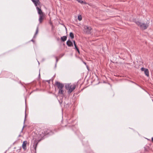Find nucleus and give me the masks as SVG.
I'll return each instance as SVG.
<instances>
[{
    "label": "nucleus",
    "mask_w": 153,
    "mask_h": 153,
    "mask_svg": "<svg viewBox=\"0 0 153 153\" xmlns=\"http://www.w3.org/2000/svg\"><path fill=\"white\" fill-rule=\"evenodd\" d=\"M48 82V83H50V80H48L47 81Z\"/></svg>",
    "instance_id": "bb28decb"
},
{
    "label": "nucleus",
    "mask_w": 153,
    "mask_h": 153,
    "mask_svg": "<svg viewBox=\"0 0 153 153\" xmlns=\"http://www.w3.org/2000/svg\"><path fill=\"white\" fill-rule=\"evenodd\" d=\"M69 36L72 39H73L74 37V34L72 32H70V33Z\"/></svg>",
    "instance_id": "dca6fc26"
},
{
    "label": "nucleus",
    "mask_w": 153,
    "mask_h": 153,
    "mask_svg": "<svg viewBox=\"0 0 153 153\" xmlns=\"http://www.w3.org/2000/svg\"><path fill=\"white\" fill-rule=\"evenodd\" d=\"M64 91L63 90V89H62L61 90H59L58 91V94L59 95H61L63 96L64 95Z\"/></svg>",
    "instance_id": "f8f14e48"
},
{
    "label": "nucleus",
    "mask_w": 153,
    "mask_h": 153,
    "mask_svg": "<svg viewBox=\"0 0 153 153\" xmlns=\"http://www.w3.org/2000/svg\"><path fill=\"white\" fill-rule=\"evenodd\" d=\"M152 143H153V137H152Z\"/></svg>",
    "instance_id": "a878e982"
},
{
    "label": "nucleus",
    "mask_w": 153,
    "mask_h": 153,
    "mask_svg": "<svg viewBox=\"0 0 153 153\" xmlns=\"http://www.w3.org/2000/svg\"><path fill=\"white\" fill-rule=\"evenodd\" d=\"M64 55V54H63L62 55V56H63Z\"/></svg>",
    "instance_id": "7c9ffc66"
},
{
    "label": "nucleus",
    "mask_w": 153,
    "mask_h": 153,
    "mask_svg": "<svg viewBox=\"0 0 153 153\" xmlns=\"http://www.w3.org/2000/svg\"><path fill=\"white\" fill-rule=\"evenodd\" d=\"M79 3H80L81 4H82L84 3L85 4H86V3L85 2H84L82 0H76Z\"/></svg>",
    "instance_id": "f3484780"
},
{
    "label": "nucleus",
    "mask_w": 153,
    "mask_h": 153,
    "mask_svg": "<svg viewBox=\"0 0 153 153\" xmlns=\"http://www.w3.org/2000/svg\"><path fill=\"white\" fill-rule=\"evenodd\" d=\"M31 41L33 42V43H35V40L33 39H32Z\"/></svg>",
    "instance_id": "393cba45"
},
{
    "label": "nucleus",
    "mask_w": 153,
    "mask_h": 153,
    "mask_svg": "<svg viewBox=\"0 0 153 153\" xmlns=\"http://www.w3.org/2000/svg\"><path fill=\"white\" fill-rule=\"evenodd\" d=\"M66 44L69 47H73V43L69 39L67 41Z\"/></svg>",
    "instance_id": "9d476101"
},
{
    "label": "nucleus",
    "mask_w": 153,
    "mask_h": 153,
    "mask_svg": "<svg viewBox=\"0 0 153 153\" xmlns=\"http://www.w3.org/2000/svg\"><path fill=\"white\" fill-rule=\"evenodd\" d=\"M29 128H30V129H31L32 130H33L34 129L33 127L32 126H29Z\"/></svg>",
    "instance_id": "4be33fe9"
},
{
    "label": "nucleus",
    "mask_w": 153,
    "mask_h": 153,
    "mask_svg": "<svg viewBox=\"0 0 153 153\" xmlns=\"http://www.w3.org/2000/svg\"><path fill=\"white\" fill-rule=\"evenodd\" d=\"M74 49H76L77 48H78V47H77V46L76 45H76H74Z\"/></svg>",
    "instance_id": "aec40b11"
},
{
    "label": "nucleus",
    "mask_w": 153,
    "mask_h": 153,
    "mask_svg": "<svg viewBox=\"0 0 153 153\" xmlns=\"http://www.w3.org/2000/svg\"><path fill=\"white\" fill-rule=\"evenodd\" d=\"M67 36H64L61 37V40L62 42H64L67 40Z\"/></svg>",
    "instance_id": "ddd939ff"
},
{
    "label": "nucleus",
    "mask_w": 153,
    "mask_h": 153,
    "mask_svg": "<svg viewBox=\"0 0 153 153\" xmlns=\"http://www.w3.org/2000/svg\"><path fill=\"white\" fill-rule=\"evenodd\" d=\"M37 134L34 131L33 132L30 136H29V137L32 139L33 140H34L35 143L33 146L34 147V149H36V146L38 144V142H37Z\"/></svg>",
    "instance_id": "7ed1b4c3"
},
{
    "label": "nucleus",
    "mask_w": 153,
    "mask_h": 153,
    "mask_svg": "<svg viewBox=\"0 0 153 153\" xmlns=\"http://www.w3.org/2000/svg\"><path fill=\"white\" fill-rule=\"evenodd\" d=\"M144 73L145 75L147 76H149V70L147 69H146V70L144 71Z\"/></svg>",
    "instance_id": "4468645a"
},
{
    "label": "nucleus",
    "mask_w": 153,
    "mask_h": 153,
    "mask_svg": "<svg viewBox=\"0 0 153 153\" xmlns=\"http://www.w3.org/2000/svg\"><path fill=\"white\" fill-rule=\"evenodd\" d=\"M133 82V83H134V82ZM134 83L135 84H136V83H134Z\"/></svg>",
    "instance_id": "c85d7f7f"
},
{
    "label": "nucleus",
    "mask_w": 153,
    "mask_h": 153,
    "mask_svg": "<svg viewBox=\"0 0 153 153\" xmlns=\"http://www.w3.org/2000/svg\"><path fill=\"white\" fill-rule=\"evenodd\" d=\"M38 31H39V27H37L36 28L35 33L33 36L34 38L36 37V35L38 34Z\"/></svg>",
    "instance_id": "2eb2a0df"
},
{
    "label": "nucleus",
    "mask_w": 153,
    "mask_h": 153,
    "mask_svg": "<svg viewBox=\"0 0 153 153\" xmlns=\"http://www.w3.org/2000/svg\"><path fill=\"white\" fill-rule=\"evenodd\" d=\"M23 129V128H22V131Z\"/></svg>",
    "instance_id": "c756f323"
},
{
    "label": "nucleus",
    "mask_w": 153,
    "mask_h": 153,
    "mask_svg": "<svg viewBox=\"0 0 153 153\" xmlns=\"http://www.w3.org/2000/svg\"><path fill=\"white\" fill-rule=\"evenodd\" d=\"M53 132L50 130L47 129L45 131V134L46 135H52L53 134Z\"/></svg>",
    "instance_id": "0eeeda50"
},
{
    "label": "nucleus",
    "mask_w": 153,
    "mask_h": 153,
    "mask_svg": "<svg viewBox=\"0 0 153 153\" xmlns=\"http://www.w3.org/2000/svg\"><path fill=\"white\" fill-rule=\"evenodd\" d=\"M146 68H141V70L142 71H145V70H146Z\"/></svg>",
    "instance_id": "6ab92c4d"
},
{
    "label": "nucleus",
    "mask_w": 153,
    "mask_h": 153,
    "mask_svg": "<svg viewBox=\"0 0 153 153\" xmlns=\"http://www.w3.org/2000/svg\"><path fill=\"white\" fill-rule=\"evenodd\" d=\"M34 4L35 6L36 7V9L37 10L38 13L39 15H44L45 13L42 11L40 8L38 7V5H40L41 2L39 0H31Z\"/></svg>",
    "instance_id": "f257e3e1"
},
{
    "label": "nucleus",
    "mask_w": 153,
    "mask_h": 153,
    "mask_svg": "<svg viewBox=\"0 0 153 153\" xmlns=\"http://www.w3.org/2000/svg\"><path fill=\"white\" fill-rule=\"evenodd\" d=\"M56 63H57V62L58 61L59 59L57 57H56Z\"/></svg>",
    "instance_id": "5701e85b"
},
{
    "label": "nucleus",
    "mask_w": 153,
    "mask_h": 153,
    "mask_svg": "<svg viewBox=\"0 0 153 153\" xmlns=\"http://www.w3.org/2000/svg\"><path fill=\"white\" fill-rule=\"evenodd\" d=\"M84 32L87 34H90L91 33L92 28L91 27L87 26H85L84 27Z\"/></svg>",
    "instance_id": "39448f33"
},
{
    "label": "nucleus",
    "mask_w": 153,
    "mask_h": 153,
    "mask_svg": "<svg viewBox=\"0 0 153 153\" xmlns=\"http://www.w3.org/2000/svg\"><path fill=\"white\" fill-rule=\"evenodd\" d=\"M133 22H134L138 26L140 27L141 25V23L139 21L136 20V19L133 20Z\"/></svg>",
    "instance_id": "1a4fd4ad"
},
{
    "label": "nucleus",
    "mask_w": 153,
    "mask_h": 153,
    "mask_svg": "<svg viewBox=\"0 0 153 153\" xmlns=\"http://www.w3.org/2000/svg\"><path fill=\"white\" fill-rule=\"evenodd\" d=\"M84 64H86V63L85 62H84Z\"/></svg>",
    "instance_id": "2f4dec72"
},
{
    "label": "nucleus",
    "mask_w": 153,
    "mask_h": 153,
    "mask_svg": "<svg viewBox=\"0 0 153 153\" xmlns=\"http://www.w3.org/2000/svg\"><path fill=\"white\" fill-rule=\"evenodd\" d=\"M149 26V25L148 24L142 23L140 25V27L142 29L144 30L146 29Z\"/></svg>",
    "instance_id": "423d86ee"
},
{
    "label": "nucleus",
    "mask_w": 153,
    "mask_h": 153,
    "mask_svg": "<svg viewBox=\"0 0 153 153\" xmlns=\"http://www.w3.org/2000/svg\"><path fill=\"white\" fill-rule=\"evenodd\" d=\"M76 50L78 52V53L79 54H80V52H79V49L78 48H77L76 49Z\"/></svg>",
    "instance_id": "412c9836"
},
{
    "label": "nucleus",
    "mask_w": 153,
    "mask_h": 153,
    "mask_svg": "<svg viewBox=\"0 0 153 153\" xmlns=\"http://www.w3.org/2000/svg\"><path fill=\"white\" fill-rule=\"evenodd\" d=\"M39 76H40V74H39Z\"/></svg>",
    "instance_id": "473e14b6"
},
{
    "label": "nucleus",
    "mask_w": 153,
    "mask_h": 153,
    "mask_svg": "<svg viewBox=\"0 0 153 153\" xmlns=\"http://www.w3.org/2000/svg\"><path fill=\"white\" fill-rule=\"evenodd\" d=\"M55 85L56 86L57 88L59 89V90L63 89L64 85L63 83H61L58 81H56L55 83Z\"/></svg>",
    "instance_id": "20e7f679"
},
{
    "label": "nucleus",
    "mask_w": 153,
    "mask_h": 153,
    "mask_svg": "<svg viewBox=\"0 0 153 153\" xmlns=\"http://www.w3.org/2000/svg\"><path fill=\"white\" fill-rule=\"evenodd\" d=\"M27 144V141H24L23 142L22 147V148L24 149L25 150L26 149V145Z\"/></svg>",
    "instance_id": "9b49d317"
},
{
    "label": "nucleus",
    "mask_w": 153,
    "mask_h": 153,
    "mask_svg": "<svg viewBox=\"0 0 153 153\" xmlns=\"http://www.w3.org/2000/svg\"><path fill=\"white\" fill-rule=\"evenodd\" d=\"M72 85L70 84H67L65 85V88L66 89L68 90V94H70L72 91L74 90L76 88L75 85H73L72 87Z\"/></svg>",
    "instance_id": "f03ea898"
},
{
    "label": "nucleus",
    "mask_w": 153,
    "mask_h": 153,
    "mask_svg": "<svg viewBox=\"0 0 153 153\" xmlns=\"http://www.w3.org/2000/svg\"><path fill=\"white\" fill-rule=\"evenodd\" d=\"M59 38H58L57 39V40H59Z\"/></svg>",
    "instance_id": "cd10ccee"
},
{
    "label": "nucleus",
    "mask_w": 153,
    "mask_h": 153,
    "mask_svg": "<svg viewBox=\"0 0 153 153\" xmlns=\"http://www.w3.org/2000/svg\"><path fill=\"white\" fill-rule=\"evenodd\" d=\"M78 19L79 21H81L82 19V16L80 15H79L78 17Z\"/></svg>",
    "instance_id": "a211bd4d"
},
{
    "label": "nucleus",
    "mask_w": 153,
    "mask_h": 153,
    "mask_svg": "<svg viewBox=\"0 0 153 153\" xmlns=\"http://www.w3.org/2000/svg\"><path fill=\"white\" fill-rule=\"evenodd\" d=\"M45 14L44 15H39V20L40 23H41L42 22L43 20L45 17Z\"/></svg>",
    "instance_id": "6e6552de"
},
{
    "label": "nucleus",
    "mask_w": 153,
    "mask_h": 153,
    "mask_svg": "<svg viewBox=\"0 0 153 153\" xmlns=\"http://www.w3.org/2000/svg\"><path fill=\"white\" fill-rule=\"evenodd\" d=\"M73 43H74V45H76V43L75 41V40H73Z\"/></svg>",
    "instance_id": "b1692460"
}]
</instances>
